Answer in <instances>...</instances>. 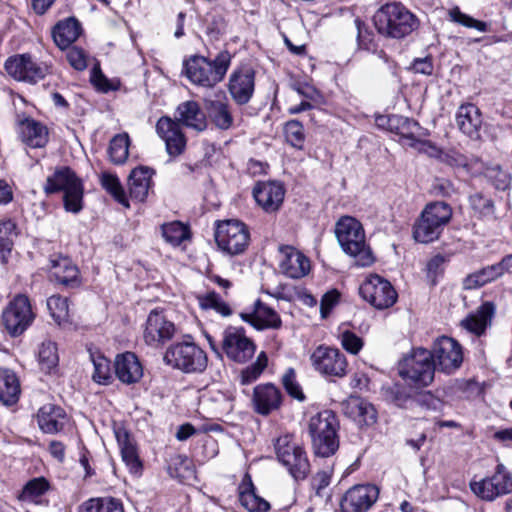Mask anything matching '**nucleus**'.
Returning <instances> with one entry per match:
<instances>
[{
    "instance_id": "2f4dec72",
    "label": "nucleus",
    "mask_w": 512,
    "mask_h": 512,
    "mask_svg": "<svg viewBox=\"0 0 512 512\" xmlns=\"http://www.w3.org/2000/svg\"><path fill=\"white\" fill-rule=\"evenodd\" d=\"M37 421L44 433H57L65 426L66 413L57 405L45 404L38 411Z\"/></svg>"
},
{
    "instance_id": "a18cd8bd",
    "label": "nucleus",
    "mask_w": 512,
    "mask_h": 512,
    "mask_svg": "<svg viewBox=\"0 0 512 512\" xmlns=\"http://www.w3.org/2000/svg\"><path fill=\"white\" fill-rule=\"evenodd\" d=\"M47 308L54 321L61 325L68 321L69 307L68 299L60 295H52L47 299Z\"/></svg>"
},
{
    "instance_id": "393cba45",
    "label": "nucleus",
    "mask_w": 512,
    "mask_h": 512,
    "mask_svg": "<svg viewBox=\"0 0 512 512\" xmlns=\"http://www.w3.org/2000/svg\"><path fill=\"white\" fill-rule=\"evenodd\" d=\"M252 403L258 414L268 415L280 408L282 393L271 383L259 384L254 388Z\"/></svg>"
},
{
    "instance_id": "13d9d810",
    "label": "nucleus",
    "mask_w": 512,
    "mask_h": 512,
    "mask_svg": "<svg viewBox=\"0 0 512 512\" xmlns=\"http://www.w3.org/2000/svg\"><path fill=\"white\" fill-rule=\"evenodd\" d=\"M91 358L94 365V381L106 384L107 381L111 378L109 360L104 356L94 357L93 355H91Z\"/></svg>"
},
{
    "instance_id": "49530a36",
    "label": "nucleus",
    "mask_w": 512,
    "mask_h": 512,
    "mask_svg": "<svg viewBox=\"0 0 512 512\" xmlns=\"http://www.w3.org/2000/svg\"><path fill=\"white\" fill-rule=\"evenodd\" d=\"M162 236L167 243L178 246L189 237V231L185 225L175 221L162 226Z\"/></svg>"
},
{
    "instance_id": "cd10ccee",
    "label": "nucleus",
    "mask_w": 512,
    "mask_h": 512,
    "mask_svg": "<svg viewBox=\"0 0 512 512\" xmlns=\"http://www.w3.org/2000/svg\"><path fill=\"white\" fill-rule=\"evenodd\" d=\"M238 496L241 505L249 512H267L270 504L264 498L256 494L251 476L246 473L238 486Z\"/></svg>"
},
{
    "instance_id": "9d476101",
    "label": "nucleus",
    "mask_w": 512,
    "mask_h": 512,
    "mask_svg": "<svg viewBox=\"0 0 512 512\" xmlns=\"http://www.w3.org/2000/svg\"><path fill=\"white\" fill-rule=\"evenodd\" d=\"M278 461L287 468L295 480L305 479L310 471V464L303 448L291 435H283L275 442Z\"/></svg>"
},
{
    "instance_id": "680f3d73",
    "label": "nucleus",
    "mask_w": 512,
    "mask_h": 512,
    "mask_svg": "<svg viewBox=\"0 0 512 512\" xmlns=\"http://www.w3.org/2000/svg\"><path fill=\"white\" fill-rule=\"evenodd\" d=\"M66 58L75 70L82 71L87 67V55L81 48L76 46L69 47Z\"/></svg>"
},
{
    "instance_id": "aec40b11",
    "label": "nucleus",
    "mask_w": 512,
    "mask_h": 512,
    "mask_svg": "<svg viewBox=\"0 0 512 512\" xmlns=\"http://www.w3.org/2000/svg\"><path fill=\"white\" fill-rule=\"evenodd\" d=\"M228 91L236 104H247L255 91L254 69L244 65L233 70L228 81Z\"/></svg>"
},
{
    "instance_id": "0eeeda50",
    "label": "nucleus",
    "mask_w": 512,
    "mask_h": 512,
    "mask_svg": "<svg viewBox=\"0 0 512 512\" xmlns=\"http://www.w3.org/2000/svg\"><path fill=\"white\" fill-rule=\"evenodd\" d=\"M44 191L46 194L63 191L66 211L78 213L82 209L83 185L69 167L57 169L53 175L49 176Z\"/></svg>"
},
{
    "instance_id": "6e6552de",
    "label": "nucleus",
    "mask_w": 512,
    "mask_h": 512,
    "mask_svg": "<svg viewBox=\"0 0 512 512\" xmlns=\"http://www.w3.org/2000/svg\"><path fill=\"white\" fill-rule=\"evenodd\" d=\"M163 359L167 365L184 373H202L208 363L206 352L193 342L171 345Z\"/></svg>"
},
{
    "instance_id": "e2e57ef3",
    "label": "nucleus",
    "mask_w": 512,
    "mask_h": 512,
    "mask_svg": "<svg viewBox=\"0 0 512 512\" xmlns=\"http://www.w3.org/2000/svg\"><path fill=\"white\" fill-rule=\"evenodd\" d=\"M469 202L471 207L482 215L493 213V202L490 198L485 197L481 193H475L470 196Z\"/></svg>"
},
{
    "instance_id": "8fccbe9b",
    "label": "nucleus",
    "mask_w": 512,
    "mask_h": 512,
    "mask_svg": "<svg viewBox=\"0 0 512 512\" xmlns=\"http://www.w3.org/2000/svg\"><path fill=\"white\" fill-rule=\"evenodd\" d=\"M268 364V358L265 352H261L258 356L256 361L247 366L245 369L242 370L240 375V383L242 385H248L254 381H256L264 369L267 367Z\"/></svg>"
},
{
    "instance_id": "473e14b6",
    "label": "nucleus",
    "mask_w": 512,
    "mask_h": 512,
    "mask_svg": "<svg viewBox=\"0 0 512 512\" xmlns=\"http://www.w3.org/2000/svg\"><path fill=\"white\" fill-rule=\"evenodd\" d=\"M153 170L140 166L133 169L128 178V190L130 197L143 202L149 193L152 183Z\"/></svg>"
},
{
    "instance_id": "c03bdc74",
    "label": "nucleus",
    "mask_w": 512,
    "mask_h": 512,
    "mask_svg": "<svg viewBox=\"0 0 512 512\" xmlns=\"http://www.w3.org/2000/svg\"><path fill=\"white\" fill-rule=\"evenodd\" d=\"M197 299L203 309H213L222 316H229L232 313L229 305L215 291L199 294Z\"/></svg>"
},
{
    "instance_id": "1a4fd4ad",
    "label": "nucleus",
    "mask_w": 512,
    "mask_h": 512,
    "mask_svg": "<svg viewBox=\"0 0 512 512\" xmlns=\"http://www.w3.org/2000/svg\"><path fill=\"white\" fill-rule=\"evenodd\" d=\"M218 248L227 255L244 253L249 246L250 232L245 223L236 219L219 221L215 230Z\"/></svg>"
},
{
    "instance_id": "e433bc0d",
    "label": "nucleus",
    "mask_w": 512,
    "mask_h": 512,
    "mask_svg": "<svg viewBox=\"0 0 512 512\" xmlns=\"http://www.w3.org/2000/svg\"><path fill=\"white\" fill-rule=\"evenodd\" d=\"M22 141L33 148L43 147L47 142V129L41 123L26 119L20 125Z\"/></svg>"
},
{
    "instance_id": "f8f14e48",
    "label": "nucleus",
    "mask_w": 512,
    "mask_h": 512,
    "mask_svg": "<svg viewBox=\"0 0 512 512\" xmlns=\"http://www.w3.org/2000/svg\"><path fill=\"white\" fill-rule=\"evenodd\" d=\"M470 488L478 498L492 502L512 493V473L504 464L498 463L493 474L472 481Z\"/></svg>"
},
{
    "instance_id": "a878e982",
    "label": "nucleus",
    "mask_w": 512,
    "mask_h": 512,
    "mask_svg": "<svg viewBox=\"0 0 512 512\" xmlns=\"http://www.w3.org/2000/svg\"><path fill=\"white\" fill-rule=\"evenodd\" d=\"M50 277L66 287H78L81 283L78 267L71 259L60 255L50 258Z\"/></svg>"
},
{
    "instance_id": "052dcab7",
    "label": "nucleus",
    "mask_w": 512,
    "mask_h": 512,
    "mask_svg": "<svg viewBox=\"0 0 512 512\" xmlns=\"http://www.w3.org/2000/svg\"><path fill=\"white\" fill-rule=\"evenodd\" d=\"M341 345L349 353L356 355L363 347V341L354 332L344 331L341 334Z\"/></svg>"
},
{
    "instance_id": "58836bf2",
    "label": "nucleus",
    "mask_w": 512,
    "mask_h": 512,
    "mask_svg": "<svg viewBox=\"0 0 512 512\" xmlns=\"http://www.w3.org/2000/svg\"><path fill=\"white\" fill-rule=\"evenodd\" d=\"M208 115L215 126L221 130L229 129L233 124V116L228 103L210 100L206 104Z\"/></svg>"
},
{
    "instance_id": "c85d7f7f",
    "label": "nucleus",
    "mask_w": 512,
    "mask_h": 512,
    "mask_svg": "<svg viewBox=\"0 0 512 512\" xmlns=\"http://www.w3.org/2000/svg\"><path fill=\"white\" fill-rule=\"evenodd\" d=\"M241 318L245 322L250 323L257 330L265 328L277 329L281 326L279 315L260 300L254 303V309L251 313H242Z\"/></svg>"
},
{
    "instance_id": "f3484780",
    "label": "nucleus",
    "mask_w": 512,
    "mask_h": 512,
    "mask_svg": "<svg viewBox=\"0 0 512 512\" xmlns=\"http://www.w3.org/2000/svg\"><path fill=\"white\" fill-rule=\"evenodd\" d=\"M379 488L374 484H357L349 488L341 498V512H367L377 502Z\"/></svg>"
},
{
    "instance_id": "7c9ffc66",
    "label": "nucleus",
    "mask_w": 512,
    "mask_h": 512,
    "mask_svg": "<svg viewBox=\"0 0 512 512\" xmlns=\"http://www.w3.org/2000/svg\"><path fill=\"white\" fill-rule=\"evenodd\" d=\"M344 413L359 425H372L376 422L377 412L374 406L359 397H351L344 404Z\"/></svg>"
},
{
    "instance_id": "39448f33",
    "label": "nucleus",
    "mask_w": 512,
    "mask_h": 512,
    "mask_svg": "<svg viewBox=\"0 0 512 512\" xmlns=\"http://www.w3.org/2000/svg\"><path fill=\"white\" fill-rule=\"evenodd\" d=\"M337 427L336 415L331 410L321 411L310 418L309 433L317 456L330 457L338 450Z\"/></svg>"
},
{
    "instance_id": "2eb2a0df",
    "label": "nucleus",
    "mask_w": 512,
    "mask_h": 512,
    "mask_svg": "<svg viewBox=\"0 0 512 512\" xmlns=\"http://www.w3.org/2000/svg\"><path fill=\"white\" fill-rule=\"evenodd\" d=\"M34 318L30 301L25 295H17L2 313L3 324L12 337L23 334Z\"/></svg>"
},
{
    "instance_id": "79ce46f5",
    "label": "nucleus",
    "mask_w": 512,
    "mask_h": 512,
    "mask_svg": "<svg viewBox=\"0 0 512 512\" xmlns=\"http://www.w3.org/2000/svg\"><path fill=\"white\" fill-rule=\"evenodd\" d=\"M387 398L396 406L403 409H412L422 403L423 396H412L405 388L394 385L386 390Z\"/></svg>"
},
{
    "instance_id": "b1692460",
    "label": "nucleus",
    "mask_w": 512,
    "mask_h": 512,
    "mask_svg": "<svg viewBox=\"0 0 512 512\" xmlns=\"http://www.w3.org/2000/svg\"><path fill=\"white\" fill-rule=\"evenodd\" d=\"M284 187L278 182H262L253 189L257 204L267 213L276 212L284 200Z\"/></svg>"
},
{
    "instance_id": "bb28decb",
    "label": "nucleus",
    "mask_w": 512,
    "mask_h": 512,
    "mask_svg": "<svg viewBox=\"0 0 512 512\" xmlns=\"http://www.w3.org/2000/svg\"><path fill=\"white\" fill-rule=\"evenodd\" d=\"M176 121L180 125L202 132L207 128V119L204 111L196 101H186L178 105Z\"/></svg>"
},
{
    "instance_id": "09e8293b",
    "label": "nucleus",
    "mask_w": 512,
    "mask_h": 512,
    "mask_svg": "<svg viewBox=\"0 0 512 512\" xmlns=\"http://www.w3.org/2000/svg\"><path fill=\"white\" fill-rule=\"evenodd\" d=\"M16 225L11 220L0 221V261L6 262L7 255L12 249V236L15 234Z\"/></svg>"
},
{
    "instance_id": "774afa93",
    "label": "nucleus",
    "mask_w": 512,
    "mask_h": 512,
    "mask_svg": "<svg viewBox=\"0 0 512 512\" xmlns=\"http://www.w3.org/2000/svg\"><path fill=\"white\" fill-rule=\"evenodd\" d=\"M78 512H101V498H91L83 502Z\"/></svg>"
},
{
    "instance_id": "dca6fc26",
    "label": "nucleus",
    "mask_w": 512,
    "mask_h": 512,
    "mask_svg": "<svg viewBox=\"0 0 512 512\" xmlns=\"http://www.w3.org/2000/svg\"><path fill=\"white\" fill-rule=\"evenodd\" d=\"M222 349L232 361L245 363L253 357L256 346L242 328L228 327L223 333Z\"/></svg>"
},
{
    "instance_id": "f704fd0d",
    "label": "nucleus",
    "mask_w": 512,
    "mask_h": 512,
    "mask_svg": "<svg viewBox=\"0 0 512 512\" xmlns=\"http://www.w3.org/2000/svg\"><path fill=\"white\" fill-rule=\"evenodd\" d=\"M495 313V305L492 302L483 303L474 313L461 321V325L467 331L480 336L490 324Z\"/></svg>"
},
{
    "instance_id": "bf43d9fd",
    "label": "nucleus",
    "mask_w": 512,
    "mask_h": 512,
    "mask_svg": "<svg viewBox=\"0 0 512 512\" xmlns=\"http://www.w3.org/2000/svg\"><path fill=\"white\" fill-rule=\"evenodd\" d=\"M91 82L95 88L101 92L107 93L116 90L118 86L110 81L101 71L99 65H95L91 71Z\"/></svg>"
},
{
    "instance_id": "0e129e2a",
    "label": "nucleus",
    "mask_w": 512,
    "mask_h": 512,
    "mask_svg": "<svg viewBox=\"0 0 512 512\" xmlns=\"http://www.w3.org/2000/svg\"><path fill=\"white\" fill-rule=\"evenodd\" d=\"M339 298L340 293L336 289L330 290L322 296L320 301V313L322 318H326L330 314L333 307L338 303Z\"/></svg>"
},
{
    "instance_id": "69168bd1",
    "label": "nucleus",
    "mask_w": 512,
    "mask_h": 512,
    "mask_svg": "<svg viewBox=\"0 0 512 512\" xmlns=\"http://www.w3.org/2000/svg\"><path fill=\"white\" fill-rule=\"evenodd\" d=\"M412 69L416 73L431 75L433 72V64L431 58L425 57L415 59L412 64Z\"/></svg>"
},
{
    "instance_id": "3c124183",
    "label": "nucleus",
    "mask_w": 512,
    "mask_h": 512,
    "mask_svg": "<svg viewBox=\"0 0 512 512\" xmlns=\"http://www.w3.org/2000/svg\"><path fill=\"white\" fill-rule=\"evenodd\" d=\"M101 184L103 188L110 193L116 201L120 204L129 207L127 197L124 189L116 175L103 173L101 177Z\"/></svg>"
},
{
    "instance_id": "4468645a",
    "label": "nucleus",
    "mask_w": 512,
    "mask_h": 512,
    "mask_svg": "<svg viewBox=\"0 0 512 512\" xmlns=\"http://www.w3.org/2000/svg\"><path fill=\"white\" fill-rule=\"evenodd\" d=\"M315 371L323 376L343 378L347 374L346 356L338 349L319 345L310 356Z\"/></svg>"
},
{
    "instance_id": "c756f323",
    "label": "nucleus",
    "mask_w": 512,
    "mask_h": 512,
    "mask_svg": "<svg viewBox=\"0 0 512 512\" xmlns=\"http://www.w3.org/2000/svg\"><path fill=\"white\" fill-rule=\"evenodd\" d=\"M115 373L121 382L133 384L141 379L143 369L136 355L132 352H126L117 355L115 359Z\"/></svg>"
},
{
    "instance_id": "f03ea898",
    "label": "nucleus",
    "mask_w": 512,
    "mask_h": 512,
    "mask_svg": "<svg viewBox=\"0 0 512 512\" xmlns=\"http://www.w3.org/2000/svg\"><path fill=\"white\" fill-rule=\"evenodd\" d=\"M373 20L379 34L394 39L408 36L419 26L417 17L399 2L381 6Z\"/></svg>"
},
{
    "instance_id": "423d86ee",
    "label": "nucleus",
    "mask_w": 512,
    "mask_h": 512,
    "mask_svg": "<svg viewBox=\"0 0 512 512\" xmlns=\"http://www.w3.org/2000/svg\"><path fill=\"white\" fill-rule=\"evenodd\" d=\"M436 362L431 351L417 348L399 364V375L417 388L430 385L434 379Z\"/></svg>"
},
{
    "instance_id": "de8ad7c7",
    "label": "nucleus",
    "mask_w": 512,
    "mask_h": 512,
    "mask_svg": "<svg viewBox=\"0 0 512 512\" xmlns=\"http://www.w3.org/2000/svg\"><path fill=\"white\" fill-rule=\"evenodd\" d=\"M38 359L41 369L50 373L56 368L59 361L56 344L50 341L42 343L39 348Z\"/></svg>"
},
{
    "instance_id": "7ed1b4c3",
    "label": "nucleus",
    "mask_w": 512,
    "mask_h": 512,
    "mask_svg": "<svg viewBox=\"0 0 512 512\" xmlns=\"http://www.w3.org/2000/svg\"><path fill=\"white\" fill-rule=\"evenodd\" d=\"M337 240L343 251L355 259L358 266H370L374 256L366 244L365 233L359 221L350 216L342 217L335 227Z\"/></svg>"
},
{
    "instance_id": "20e7f679",
    "label": "nucleus",
    "mask_w": 512,
    "mask_h": 512,
    "mask_svg": "<svg viewBox=\"0 0 512 512\" xmlns=\"http://www.w3.org/2000/svg\"><path fill=\"white\" fill-rule=\"evenodd\" d=\"M452 208L442 201L427 204L413 226L417 242L430 243L439 238L452 217Z\"/></svg>"
},
{
    "instance_id": "4d7b16f0",
    "label": "nucleus",
    "mask_w": 512,
    "mask_h": 512,
    "mask_svg": "<svg viewBox=\"0 0 512 512\" xmlns=\"http://www.w3.org/2000/svg\"><path fill=\"white\" fill-rule=\"evenodd\" d=\"M282 384L286 392L298 401H303L305 395L296 380V372L293 368H288L282 376Z\"/></svg>"
},
{
    "instance_id": "72a5a7b5",
    "label": "nucleus",
    "mask_w": 512,
    "mask_h": 512,
    "mask_svg": "<svg viewBox=\"0 0 512 512\" xmlns=\"http://www.w3.org/2000/svg\"><path fill=\"white\" fill-rule=\"evenodd\" d=\"M81 33V25L74 17L59 21L52 30V37L55 44L65 50L77 40Z\"/></svg>"
},
{
    "instance_id": "4c0bfd02",
    "label": "nucleus",
    "mask_w": 512,
    "mask_h": 512,
    "mask_svg": "<svg viewBox=\"0 0 512 512\" xmlns=\"http://www.w3.org/2000/svg\"><path fill=\"white\" fill-rule=\"evenodd\" d=\"M117 440L123 462L132 474L138 475L142 470V463L139 459L137 449L129 438L127 432L117 433Z\"/></svg>"
},
{
    "instance_id": "864d4df0",
    "label": "nucleus",
    "mask_w": 512,
    "mask_h": 512,
    "mask_svg": "<svg viewBox=\"0 0 512 512\" xmlns=\"http://www.w3.org/2000/svg\"><path fill=\"white\" fill-rule=\"evenodd\" d=\"M284 133L286 141L297 149H302L305 141L304 127L297 120H290L285 124Z\"/></svg>"
},
{
    "instance_id": "a19ab883",
    "label": "nucleus",
    "mask_w": 512,
    "mask_h": 512,
    "mask_svg": "<svg viewBox=\"0 0 512 512\" xmlns=\"http://www.w3.org/2000/svg\"><path fill=\"white\" fill-rule=\"evenodd\" d=\"M49 489V483L44 477L33 478L23 487L18 499L27 503H39L38 499Z\"/></svg>"
},
{
    "instance_id": "a211bd4d",
    "label": "nucleus",
    "mask_w": 512,
    "mask_h": 512,
    "mask_svg": "<svg viewBox=\"0 0 512 512\" xmlns=\"http://www.w3.org/2000/svg\"><path fill=\"white\" fill-rule=\"evenodd\" d=\"M431 353L436 367L448 374L458 369L463 361L462 347L451 337H439L434 342Z\"/></svg>"
},
{
    "instance_id": "9b49d317",
    "label": "nucleus",
    "mask_w": 512,
    "mask_h": 512,
    "mask_svg": "<svg viewBox=\"0 0 512 512\" xmlns=\"http://www.w3.org/2000/svg\"><path fill=\"white\" fill-rule=\"evenodd\" d=\"M4 69L16 81L36 84L52 73V64L37 62L29 53H23L8 57Z\"/></svg>"
},
{
    "instance_id": "412c9836",
    "label": "nucleus",
    "mask_w": 512,
    "mask_h": 512,
    "mask_svg": "<svg viewBox=\"0 0 512 512\" xmlns=\"http://www.w3.org/2000/svg\"><path fill=\"white\" fill-rule=\"evenodd\" d=\"M156 132L165 142L166 151L170 156L176 157L184 152L186 138L178 121L162 116L156 123Z\"/></svg>"
},
{
    "instance_id": "6e6d98bb",
    "label": "nucleus",
    "mask_w": 512,
    "mask_h": 512,
    "mask_svg": "<svg viewBox=\"0 0 512 512\" xmlns=\"http://www.w3.org/2000/svg\"><path fill=\"white\" fill-rule=\"evenodd\" d=\"M484 175L498 190H506L510 186V175L502 170L499 165H492L487 167L485 169Z\"/></svg>"
},
{
    "instance_id": "f257e3e1",
    "label": "nucleus",
    "mask_w": 512,
    "mask_h": 512,
    "mask_svg": "<svg viewBox=\"0 0 512 512\" xmlns=\"http://www.w3.org/2000/svg\"><path fill=\"white\" fill-rule=\"evenodd\" d=\"M231 59L227 50L219 52L213 60L193 55L184 61L183 72L191 83L203 88H213L224 79Z\"/></svg>"
},
{
    "instance_id": "ea45409f",
    "label": "nucleus",
    "mask_w": 512,
    "mask_h": 512,
    "mask_svg": "<svg viewBox=\"0 0 512 512\" xmlns=\"http://www.w3.org/2000/svg\"><path fill=\"white\" fill-rule=\"evenodd\" d=\"M499 268L493 265L486 266L478 271H475L463 280V287L466 290L476 289L500 277Z\"/></svg>"
},
{
    "instance_id": "ddd939ff",
    "label": "nucleus",
    "mask_w": 512,
    "mask_h": 512,
    "mask_svg": "<svg viewBox=\"0 0 512 512\" xmlns=\"http://www.w3.org/2000/svg\"><path fill=\"white\" fill-rule=\"evenodd\" d=\"M361 297L374 308L383 310L393 306L398 294L392 284L383 277L372 274L359 287Z\"/></svg>"
},
{
    "instance_id": "c9c22d12",
    "label": "nucleus",
    "mask_w": 512,
    "mask_h": 512,
    "mask_svg": "<svg viewBox=\"0 0 512 512\" xmlns=\"http://www.w3.org/2000/svg\"><path fill=\"white\" fill-rule=\"evenodd\" d=\"M20 394V381L16 373L0 367V402L5 406L14 405L18 402Z\"/></svg>"
},
{
    "instance_id": "4be33fe9",
    "label": "nucleus",
    "mask_w": 512,
    "mask_h": 512,
    "mask_svg": "<svg viewBox=\"0 0 512 512\" xmlns=\"http://www.w3.org/2000/svg\"><path fill=\"white\" fill-rule=\"evenodd\" d=\"M455 121L458 129L464 135L472 140L480 139L483 118L480 109L475 104H462L456 112Z\"/></svg>"
},
{
    "instance_id": "37998d69",
    "label": "nucleus",
    "mask_w": 512,
    "mask_h": 512,
    "mask_svg": "<svg viewBox=\"0 0 512 512\" xmlns=\"http://www.w3.org/2000/svg\"><path fill=\"white\" fill-rule=\"evenodd\" d=\"M129 136L128 134L115 135L109 145L108 153L110 160L116 164H123L129 155Z\"/></svg>"
},
{
    "instance_id": "5701e85b",
    "label": "nucleus",
    "mask_w": 512,
    "mask_h": 512,
    "mask_svg": "<svg viewBox=\"0 0 512 512\" xmlns=\"http://www.w3.org/2000/svg\"><path fill=\"white\" fill-rule=\"evenodd\" d=\"M280 269L289 278L299 279L310 271L309 259L299 250L285 246L280 248Z\"/></svg>"
},
{
    "instance_id": "603ef678",
    "label": "nucleus",
    "mask_w": 512,
    "mask_h": 512,
    "mask_svg": "<svg viewBox=\"0 0 512 512\" xmlns=\"http://www.w3.org/2000/svg\"><path fill=\"white\" fill-rule=\"evenodd\" d=\"M388 122L390 130H395L397 134L411 140L414 139L413 135L419 128L416 121L402 116H392L389 118Z\"/></svg>"
},
{
    "instance_id": "6ab92c4d",
    "label": "nucleus",
    "mask_w": 512,
    "mask_h": 512,
    "mask_svg": "<svg viewBox=\"0 0 512 512\" xmlns=\"http://www.w3.org/2000/svg\"><path fill=\"white\" fill-rule=\"evenodd\" d=\"M175 331L174 323L169 321L163 312L152 310L146 320L143 338L147 345L158 348L171 340Z\"/></svg>"
},
{
    "instance_id": "5fc2aeb1",
    "label": "nucleus",
    "mask_w": 512,
    "mask_h": 512,
    "mask_svg": "<svg viewBox=\"0 0 512 512\" xmlns=\"http://www.w3.org/2000/svg\"><path fill=\"white\" fill-rule=\"evenodd\" d=\"M449 18L452 22L458 23L467 28H474L480 32L487 31V23L474 19L463 13L458 7L449 10Z\"/></svg>"
},
{
    "instance_id": "338daca9",
    "label": "nucleus",
    "mask_w": 512,
    "mask_h": 512,
    "mask_svg": "<svg viewBox=\"0 0 512 512\" xmlns=\"http://www.w3.org/2000/svg\"><path fill=\"white\" fill-rule=\"evenodd\" d=\"M101 512H124L122 503L115 498H101Z\"/></svg>"
}]
</instances>
